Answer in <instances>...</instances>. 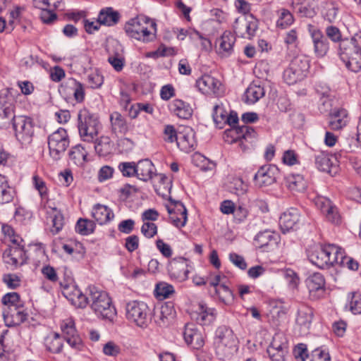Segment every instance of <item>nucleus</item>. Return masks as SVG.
Segmentation results:
<instances>
[{
  "mask_svg": "<svg viewBox=\"0 0 361 361\" xmlns=\"http://www.w3.org/2000/svg\"><path fill=\"white\" fill-rule=\"evenodd\" d=\"M44 344L48 351L52 353H59L63 348V339L58 333H54L47 336Z\"/></svg>",
  "mask_w": 361,
  "mask_h": 361,
  "instance_id": "36",
  "label": "nucleus"
},
{
  "mask_svg": "<svg viewBox=\"0 0 361 361\" xmlns=\"http://www.w3.org/2000/svg\"><path fill=\"white\" fill-rule=\"evenodd\" d=\"M258 20L252 14H249L237 18L234 21L233 28L239 37L251 39L255 36L258 30Z\"/></svg>",
  "mask_w": 361,
  "mask_h": 361,
  "instance_id": "10",
  "label": "nucleus"
},
{
  "mask_svg": "<svg viewBox=\"0 0 361 361\" xmlns=\"http://www.w3.org/2000/svg\"><path fill=\"white\" fill-rule=\"evenodd\" d=\"M168 271L171 277L180 281H185L188 277L189 271L184 258H180V260L172 259L168 266Z\"/></svg>",
  "mask_w": 361,
  "mask_h": 361,
  "instance_id": "24",
  "label": "nucleus"
},
{
  "mask_svg": "<svg viewBox=\"0 0 361 361\" xmlns=\"http://www.w3.org/2000/svg\"><path fill=\"white\" fill-rule=\"evenodd\" d=\"M317 169L332 176L336 173V166L333 164L329 155L322 153L317 156Z\"/></svg>",
  "mask_w": 361,
  "mask_h": 361,
  "instance_id": "38",
  "label": "nucleus"
},
{
  "mask_svg": "<svg viewBox=\"0 0 361 361\" xmlns=\"http://www.w3.org/2000/svg\"><path fill=\"white\" fill-rule=\"evenodd\" d=\"M147 24V20L135 18L128 21L124 29L130 37L146 43L155 39V33L148 30Z\"/></svg>",
  "mask_w": 361,
  "mask_h": 361,
  "instance_id": "6",
  "label": "nucleus"
},
{
  "mask_svg": "<svg viewBox=\"0 0 361 361\" xmlns=\"http://www.w3.org/2000/svg\"><path fill=\"white\" fill-rule=\"evenodd\" d=\"M279 169L275 165H265L259 168L254 176L255 185L262 188L273 184L276 180Z\"/></svg>",
  "mask_w": 361,
  "mask_h": 361,
  "instance_id": "17",
  "label": "nucleus"
},
{
  "mask_svg": "<svg viewBox=\"0 0 361 361\" xmlns=\"http://www.w3.org/2000/svg\"><path fill=\"white\" fill-rule=\"evenodd\" d=\"M112 145L107 136H102L97 139L94 144V149L100 157H106L111 153Z\"/></svg>",
  "mask_w": 361,
  "mask_h": 361,
  "instance_id": "41",
  "label": "nucleus"
},
{
  "mask_svg": "<svg viewBox=\"0 0 361 361\" xmlns=\"http://www.w3.org/2000/svg\"><path fill=\"white\" fill-rule=\"evenodd\" d=\"M264 93L263 87L251 83L245 92V102L250 104H255L260 98L264 96Z\"/></svg>",
  "mask_w": 361,
  "mask_h": 361,
  "instance_id": "35",
  "label": "nucleus"
},
{
  "mask_svg": "<svg viewBox=\"0 0 361 361\" xmlns=\"http://www.w3.org/2000/svg\"><path fill=\"white\" fill-rule=\"evenodd\" d=\"M136 171V177L145 182L151 180L156 176L155 166L149 159H145L137 161Z\"/></svg>",
  "mask_w": 361,
  "mask_h": 361,
  "instance_id": "26",
  "label": "nucleus"
},
{
  "mask_svg": "<svg viewBox=\"0 0 361 361\" xmlns=\"http://www.w3.org/2000/svg\"><path fill=\"white\" fill-rule=\"evenodd\" d=\"M120 347L113 341H109L103 346V353L108 356L115 357L120 353Z\"/></svg>",
  "mask_w": 361,
  "mask_h": 361,
  "instance_id": "63",
  "label": "nucleus"
},
{
  "mask_svg": "<svg viewBox=\"0 0 361 361\" xmlns=\"http://www.w3.org/2000/svg\"><path fill=\"white\" fill-rule=\"evenodd\" d=\"M92 216L99 224L103 225L109 222L114 217V214L108 207L97 204L92 209Z\"/></svg>",
  "mask_w": 361,
  "mask_h": 361,
  "instance_id": "29",
  "label": "nucleus"
},
{
  "mask_svg": "<svg viewBox=\"0 0 361 361\" xmlns=\"http://www.w3.org/2000/svg\"><path fill=\"white\" fill-rule=\"evenodd\" d=\"M333 106V100L329 97V95L327 94V92H324L322 93V97H320V104L319 106V109L321 113H330L332 109Z\"/></svg>",
  "mask_w": 361,
  "mask_h": 361,
  "instance_id": "54",
  "label": "nucleus"
},
{
  "mask_svg": "<svg viewBox=\"0 0 361 361\" xmlns=\"http://www.w3.org/2000/svg\"><path fill=\"white\" fill-rule=\"evenodd\" d=\"M227 111L222 104H216L213 108L212 117L216 126L219 129L224 128L227 116Z\"/></svg>",
  "mask_w": 361,
  "mask_h": 361,
  "instance_id": "44",
  "label": "nucleus"
},
{
  "mask_svg": "<svg viewBox=\"0 0 361 361\" xmlns=\"http://www.w3.org/2000/svg\"><path fill=\"white\" fill-rule=\"evenodd\" d=\"M221 85L219 80L207 74L202 75L196 81L197 87L205 94H218Z\"/></svg>",
  "mask_w": 361,
  "mask_h": 361,
  "instance_id": "23",
  "label": "nucleus"
},
{
  "mask_svg": "<svg viewBox=\"0 0 361 361\" xmlns=\"http://www.w3.org/2000/svg\"><path fill=\"white\" fill-rule=\"evenodd\" d=\"M154 292L157 297L167 298L174 293V288L167 283L160 282L156 285Z\"/></svg>",
  "mask_w": 361,
  "mask_h": 361,
  "instance_id": "48",
  "label": "nucleus"
},
{
  "mask_svg": "<svg viewBox=\"0 0 361 361\" xmlns=\"http://www.w3.org/2000/svg\"><path fill=\"white\" fill-rule=\"evenodd\" d=\"M299 221V214L296 209L283 212L279 219V225L283 233L293 229Z\"/></svg>",
  "mask_w": 361,
  "mask_h": 361,
  "instance_id": "28",
  "label": "nucleus"
},
{
  "mask_svg": "<svg viewBox=\"0 0 361 361\" xmlns=\"http://www.w3.org/2000/svg\"><path fill=\"white\" fill-rule=\"evenodd\" d=\"M95 223L87 219H79L75 225V231L82 235L92 233L95 229Z\"/></svg>",
  "mask_w": 361,
  "mask_h": 361,
  "instance_id": "43",
  "label": "nucleus"
},
{
  "mask_svg": "<svg viewBox=\"0 0 361 361\" xmlns=\"http://www.w3.org/2000/svg\"><path fill=\"white\" fill-rule=\"evenodd\" d=\"M111 128L113 133L126 134L128 131V126L126 118L118 111L110 114Z\"/></svg>",
  "mask_w": 361,
  "mask_h": 361,
  "instance_id": "30",
  "label": "nucleus"
},
{
  "mask_svg": "<svg viewBox=\"0 0 361 361\" xmlns=\"http://www.w3.org/2000/svg\"><path fill=\"white\" fill-rule=\"evenodd\" d=\"M241 126L240 127H231L224 131V140L226 142L232 144L233 142H240L241 143L242 135Z\"/></svg>",
  "mask_w": 361,
  "mask_h": 361,
  "instance_id": "46",
  "label": "nucleus"
},
{
  "mask_svg": "<svg viewBox=\"0 0 361 361\" xmlns=\"http://www.w3.org/2000/svg\"><path fill=\"white\" fill-rule=\"evenodd\" d=\"M328 126L332 130H340L349 123L348 112L343 108H335L329 114Z\"/></svg>",
  "mask_w": 361,
  "mask_h": 361,
  "instance_id": "20",
  "label": "nucleus"
},
{
  "mask_svg": "<svg viewBox=\"0 0 361 361\" xmlns=\"http://www.w3.org/2000/svg\"><path fill=\"white\" fill-rule=\"evenodd\" d=\"M169 109L180 118L188 119L192 114L190 104L180 99L173 100L169 105Z\"/></svg>",
  "mask_w": 361,
  "mask_h": 361,
  "instance_id": "31",
  "label": "nucleus"
},
{
  "mask_svg": "<svg viewBox=\"0 0 361 361\" xmlns=\"http://www.w3.org/2000/svg\"><path fill=\"white\" fill-rule=\"evenodd\" d=\"M175 310L172 303L167 302L154 310V322L160 326H166L174 317Z\"/></svg>",
  "mask_w": 361,
  "mask_h": 361,
  "instance_id": "22",
  "label": "nucleus"
},
{
  "mask_svg": "<svg viewBox=\"0 0 361 361\" xmlns=\"http://www.w3.org/2000/svg\"><path fill=\"white\" fill-rule=\"evenodd\" d=\"M293 354L297 361H305L309 357L307 345L298 343L294 347Z\"/></svg>",
  "mask_w": 361,
  "mask_h": 361,
  "instance_id": "52",
  "label": "nucleus"
},
{
  "mask_svg": "<svg viewBox=\"0 0 361 361\" xmlns=\"http://www.w3.org/2000/svg\"><path fill=\"white\" fill-rule=\"evenodd\" d=\"M214 345L217 354L225 355L227 350L235 345V336L233 331L226 326H219L215 332Z\"/></svg>",
  "mask_w": 361,
  "mask_h": 361,
  "instance_id": "12",
  "label": "nucleus"
},
{
  "mask_svg": "<svg viewBox=\"0 0 361 361\" xmlns=\"http://www.w3.org/2000/svg\"><path fill=\"white\" fill-rule=\"evenodd\" d=\"M284 277L287 281L288 288L290 289L297 288L300 279L298 274L292 269H288L284 271Z\"/></svg>",
  "mask_w": 361,
  "mask_h": 361,
  "instance_id": "53",
  "label": "nucleus"
},
{
  "mask_svg": "<svg viewBox=\"0 0 361 361\" xmlns=\"http://www.w3.org/2000/svg\"><path fill=\"white\" fill-rule=\"evenodd\" d=\"M68 155L75 164L82 165L87 161V152L81 145H77L71 149Z\"/></svg>",
  "mask_w": 361,
  "mask_h": 361,
  "instance_id": "39",
  "label": "nucleus"
},
{
  "mask_svg": "<svg viewBox=\"0 0 361 361\" xmlns=\"http://www.w3.org/2000/svg\"><path fill=\"white\" fill-rule=\"evenodd\" d=\"M279 235L273 231L265 230L259 232L255 239V245L264 250L273 249L278 243Z\"/></svg>",
  "mask_w": 361,
  "mask_h": 361,
  "instance_id": "21",
  "label": "nucleus"
},
{
  "mask_svg": "<svg viewBox=\"0 0 361 361\" xmlns=\"http://www.w3.org/2000/svg\"><path fill=\"white\" fill-rule=\"evenodd\" d=\"M216 311L209 307L204 302H200L195 311L191 313V318L197 324L203 326L211 324L216 318Z\"/></svg>",
  "mask_w": 361,
  "mask_h": 361,
  "instance_id": "19",
  "label": "nucleus"
},
{
  "mask_svg": "<svg viewBox=\"0 0 361 361\" xmlns=\"http://www.w3.org/2000/svg\"><path fill=\"white\" fill-rule=\"evenodd\" d=\"M70 144L66 129L59 128L48 137V147L50 157L58 161L61 159Z\"/></svg>",
  "mask_w": 361,
  "mask_h": 361,
  "instance_id": "4",
  "label": "nucleus"
},
{
  "mask_svg": "<svg viewBox=\"0 0 361 361\" xmlns=\"http://www.w3.org/2000/svg\"><path fill=\"white\" fill-rule=\"evenodd\" d=\"M62 293L75 307L83 308L89 303V295H84L75 284L64 286Z\"/></svg>",
  "mask_w": 361,
  "mask_h": 361,
  "instance_id": "18",
  "label": "nucleus"
},
{
  "mask_svg": "<svg viewBox=\"0 0 361 361\" xmlns=\"http://www.w3.org/2000/svg\"><path fill=\"white\" fill-rule=\"evenodd\" d=\"M294 21L292 13L287 9H281L280 11L279 18L276 22V25L279 27L286 28L290 25Z\"/></svg>",
  "mask_w": 361,
  "mask_h": 361,
  "instance_id": "49",
  "label": "nucleus"
},
{
  "mask_svg": "<svg viewBox=\"0 0 361 361\" xmlns=\"http://www.w3.org/2000/svg\"><path fill=\"white\" fill-rule=\"evenodd\" d=\"M329 49L328 39L322 32L317 30V57H323L326 55Z\"/></svg>",
  "mask_w": 361,
  "mask_h": 361,
  "instance_id": "47",
  "label": "nucleus"
},
{
  "mask_svg": "<svg viewBox=\"0 0 361 361\" xmlns=\"http://www.w3.org/2000/svg\"><path fill=\"white\" fill-rule=\"evenodd\" d=\"M120 18V14L111 7L102 9L98 15V20L100 25L112 26L116 25Z\"/></svg>",
  "mask_w": 361,
  "mask_h": 361,
  "instance_id": "32",
  "label": "nucleus"
},
{
  "mask_svg": "<svg viewBox=\"0 0 361 361\" xmlns=\"http://www.w3.org/2000/svg\"><path fill=\"white\" fill-rule=\"evenodd\" d=\"M32 183L36 190H38L40 196L44 198L47 195V188L45 182L37 175L32 177Z\"/></svg>",
  "mask_w": 361,
  "mask_h": 361,
  "instance_id": "59",
  "label": "nucleus"
},
{
  "mask_svg": "<svg viewBox=\"0 0 361 361\" xmlns=\"http://www.w3.org/2000/svg\"><path fill=\"white\" fill-rule=\"evenodd\" d=\"M177 146L181 151L187 153L195 150L197 142L195 133L191 128H188L185 133H179Z\"/></svg>",
  "mask_w": 361,
  "mask_h": 361,
  "instance_id": "27",
  "label": "nucleus"
},
{
  "mask_svg": "<svg viewBox=\"0 0 361 361\" xmlns=\"http://www.w3.org/2000/svg\"><path fill=\"white\" fill-rule=\"evenodd\" d=\"M136 165L137 163L132 162H121L118 165V169L125 177L136 176Z\"/></svg>",
  "mask_w": 361,
  "mask_h": 361,
  "instance_id": "51",
  "label": "nucleus"
},
{
  "mask_svg": "<svg viewBox=\"0 0 361 361\" xmlns=\"http://www.w3.org/2000/svg\"><path fill=\"white\" fill-rule=\"evenodd\" d=\"M16 117L12 104L6 105L0 109V126L6 127L11 123L13 124Z\"/></svg>",
  "mask_w": 361,
  "mask_h": 361,
  "instance_id": "42",
  "label": "nucleus"
},
{
  "mask_svg": "<svg viewBox=\"0 0 361 361\" xmlns=\"http://www.w3.org/2000/svg\"><path fill=\"white\" fill-rule=\"evenodd\" d=\"M285 184L293 192H302L306 188V182L300 174H290L286 176Z\"/></svg>",
  "mask_w": 361,
  "mask_h": 361,
  "instance_id": "34",
  "label": "nucleus"
},
{
  "mask_svg": "<svg viewBox=\"0 0 361 361\" xmlns=\"http://www.w3.org/2000/svg\"><path fill=\"white\" fill-rule=\"evenodd\" d=\"M339 55L346 68L357 73L361 70V31L350 39H343L339 44Z\"/></svg>",
  "mask_w": 361,
  "mask_h": 361,
  "instance_id": "1",
  "label": "nucleus"
},
{
  "mask_svg": "<svg viewBox=\"0 0 361 361\" xmlns=\"http://www.w3.org/2000/svg\"><path fill=\"white\" fill-rule=\"evenodd\" d=\"M12 126L16 139L22 145L31 143L34 135V123L31 118L18 116Z\"/></svg>",
  "mask_w": 361,
  "mask_h": 361,
  "instance_id": "9",
  "label": "nucleus"
},
{
  "mask_svg": "<svg viewBox=\"0 0 361 361\" xmlns=\"http://www.w3.org/2000/svg\"><path fill=\"white\" fill-rule=\"evenodd\" d=\"M338 8L334 2H325L322 6L321 13L324 20L329 23L335 20Z\"/></svg>",
  "mask_w": 361,
  "mask_h": 361,
  "instance_id": "45",
  "label": "nucleus"
},
{
  "mask_svg": "<svg viewBox=\"0 0 361 361\" xmlns=\"http://www.w3.org/2000/svg\"><path fill=\"white\" fill-rule=\"evenodd\" d=\"M310 65L308 60L302 56L294 57L289 66L284 71L283 78L289 85L295 84L305 77Z\"/></svg>",
  "mask_w": 361,
  "mask_h": 361,
  "instance_id": "5",
  "label": "nucleus"
},
{
  "mask_svg": "<svg viewBox=\"0 0 361 361\" xmlns=\"http://www.w3.org/2000/svg\"><path fill=\"white\" fill-rule=\"evenodd\" d=\"M170 204L166 205L171 223L178 228L183 227L187 221V209L184 204L178 201L169 198Z\"/></svg>",
  "mask_w": 361,
  "mask_h": 361,
  "instance_id": "15",
  "label": "nucleus"
},
{
  "mask_svg": "<svg viewBox=\"0 0 361 361\" xmlns=\"http://www.w3.org/2000/svg\"><path fill=\"white\" fill-rule=\"evenodd\" d=\"M141 232L146 238H152L157 233V226L152 222H144L141 227Z\"/></svg>",
  "mask_w": 361,
  "mask_h": 361,
  "instance_id": "60",
  "label": "nucleus"
},
{
  "mask_svg": "<svg viewBox=\"0 0 361 361\" xmlns=\"http://www.w3.org/2000/svg\"><path fill=\"white\" fill-rule=\"evenodd\" d=\"M281 336L279 335H276L273 338V341L271 344L267 348V350H276L277 351H284V353L288 352V346L286 341H281Z\"/></svg>",
  "mask_w": 361,
  "mask_h": 361,
  "instance_id": "56",
  "label": "nucleus"
},
{
  "mask_svg": "<svg viewBox=\"0 0 361 361\" xmlns=\"http://www.w3.org/2000/svg\"><path fill=\"white\" fill-rule=\"evenodd\" d=\"M214 294L218 297L219 301L226 305H231L234 302L235 296L233 291L224 283L216 287Z\"/></svg>",
  "mask_w": 361,
  "mask_h": 361,
  "instance_id": "37",
  "label": "nucleus"
},
{
  "mask_svg": "<svg viewBox=\"0 0 361 361\" xmlns=\"http://www.w3.org/2000/svg\"><path fill=\"white\" fill-rule=\"evenodd\" d=\"M164 133L165 141L171 143L176 141L178 144V135L173 126L167 125L164 128Z\"/></svg>",
  "mask_w": 361,
  "mask_h": 361,
  "instance_id": "62",
  "label": "nucleus"
},
{
  "mask_svg": "<svg viewBox=\"0 0 361 361\" xmlns=\"http://www.w3.org/2000/svg\"><path fill=\"white\" fill-rule=\"evenodd\" d=\"M345 308L354 314H361V294L358 292L349 293Z\"/></svg>",
  "mask_w": 361,
  "mask_h": 361,
  "instance_id": "40",
  "label": "nucleus"
},
{
  "mask_svg": "<svg viewBox=\"0 0 361 361\" xmlns=\"http://www.w3.org/2000/svg\"><path fill=\"white\" fill-rule=\"evenodd\" d=\"M326 36L334 42H340L343 40L341 39V33L340 30L335 26L331 25L326 28Z\"/></svg>",
  "mask_w": 361,
  "mask_h": 361,
  "instance_id": "61",
  "label": "nucleus"
},
{
  "mask_svg": "<svg viewBox=\"0 0 361 361\" xmlns=\"http://www.w3.org/2000/svg\"><path fill=\"white\" fill-rule=\"evenodd\" d=\"M88 290L91 309L99 317L112 322L116 317V310L108 293L95 286H90Z\"/></svg>",
  "mask_w": 361,
  "mask_h": 361,
  "instance_id": "2",
  "label": "nucleus"
},
{
  "mask_svg": "<svg viewBox=\"0 0 361 361\" xmlns=\"http://www.w3.org/2000/svg\"><path fill=\"white\" fill-rule=\"evenodd\" d=\"M317 209L326 221L334 225L341 223L338 209L329 198L317 195Z\"/></svg>",
  "mask_w": 361,
  "mask_h": 361,
  "instance_id": "13",
  "label": "nucleus"
},
{
  "mask_svg": "<svg viewBox=\"0 0 361 361\" xmlns=\"http://www.w3.org/2000/svg\"><path fill=\"white\" fill-rule=\"evenodd\" d=\"M183 337L185 342L193 348L199 349L204 345V340L201 334L188 325L185 326Z\"/></svg>",
  "mask_w": 361,
  "mask_h": 361,
  "instance_id": "33",
  "label": "nucleus"
},
{
  "mask_svg": "<svg viewBox=\"0 0 361 361\" xmlns=\"http://www.w3.org/2000/svg\"><path fill=\"white\" fill-rule=\"evenodd\" d=\"M241 130L243 135H241V143H240V146L243 150H245L246 147L243 143V140H245V141L250 140V142H252V140L255 137L256 133L254 128L245 125L241 126Z\"/></svg>",
  "mask_w": 361,
  "mask_h": 361,
  "instance_id": "57",
  "label": "nucleus"
},
{
  "mask_svg": "<svg viewBox=\"0 0 361 361\" xmlns=\"http://www.w3.org/2000/svg\"><path fill=\"white\" fill-rule=\"evenodd\" d=\"M74 99L78 103L83 102L85 99V89L83 85L75 79L71 80Z\"/></svg>",
  "mask_w": 361,
  "mask_h": 361,
  "instance_id": "50",
  "label": "nucleus"
},
{
  "mask_svg": "<svg viewBox=\"0 0 361 361\" xmlns=\"http://www.w3.org/2000/svg\"><path fill=\"white\" fill-rule=\"evenodd\" d=\"M23 242L22 238L13 240L12 245L6 249L3 254L5 263L16 268L27 263V256L24 249Z\"/></svg>",
  "mask_w": 361,
  "mask_h": 361,
  "instance_id": "8",
  "label": "nucleus"
},
{
  "mask_svg": "<svg viewBox=\"0 0 361 361\" xmlns=\"http://www.w3.org/2000/svg\"><path fill=\"white\" fill-rule=\"evenodd\" d=\"M60 326L63 337L67 343L76 350H82L84 346L83 343L75 329L73 319L68 318L63 320Z\"/></svg>",
  "mask_w": 361,
  "mask_h": 361,
  "instance_id": "14",
  "label": "nucleus"
},
{
  "mask_svg": "<svg viewBox=\"0 0 361 361\" xmlns=\"http://www.w3.org/2000/svg\"><path fill=\"white\" fill-rule=\"evenodd\" d=\"M15 195L14 190L8 185L0 190V204H7L11 202Z\"/></svg>",
  "mask_w": 361,
  "mask_h": 361,
  "instance_id": "58",
  "label": "nucleus"
},
{
  "mask_svg": "<svg viewBox=\"0 0 361 361\" xmlns=\"http://www.w3.org/2000/svg\"><path fill=\"white\" fill-rule=\"evenodd\" d=\"M78 130L82 140L93 142L98 134L97 127L99 123L97 117L87 109H83L78 112Z\"/></svg>",
  "mask_w": 361,
  "mask_h": 361,
  "instance_id": "3",
  "label": "nucleus"
},
{
  "mask_svg": "<svg viewBox=\"0 0 361 361\" xmlns=\"http://www.w3.org/2000/svg\"><path fill=\"white\" fill-rule=\"evenodd\" d=\"M2 303L8 305L10 310L11 317L16 324L24 322L27 318V313L23 309V302L20 300V295L17 293H8L2 298Z\"/></svg>",
  "mask_w": 361,
  "mask_h": 361,
  "instance_id": "11",
  "label": "nucleus"
},
{
  "mask_svg": "<svg viewBox=\"0 0 361 361\" xmlns=\"http://www.w3.org/2000/svg\"><path fill=\"white\" fill-rule=\"evenodd\" d=\"M150 310L141 301H130L126 305L127 319L140 327H146L150 322Z\"/></svg>",
  "mask_w": 361,
  "mask_h": 361,
  "instance_id": "7",
  "label": "nucleus"
},
{
  "mask_svg": "<svg viewBox=\"0 0 361 361\" xmlns=\"http://www.w3.org/2000/svg\"><path fill=\"white\" fill-rule=\"evenodd\" d=\"M231 189L233 192L240 196L244 195L246 192L247 190V185L241 178H234L231 183Z\"/></svg>",
  "mask_w": 361,
  "mask_h": 361,
  "instance_id": "55",
  "label": "nucleus"
},
{
  "mask_svg": "<svg viewBox=\"0 0 361 361\" xmlns=\"http://www.w3.org/2000/svg\"><path fill=\"white\" fill-rule=\"evenodd\" d=\"M229 259L235 267H238L241 270L246 269L247 267L244 257L236 253H231L229 255Z\"/></svg>",
  "mask_w": 361,
  "mask_h": 361,
  "instance_id": "64",
  "label": "nucleus"
},
{
  "mask_svg": "<svg viewBox=\"0 0 361 361\" xmlns=\"http://www.w3.org/2000/svg\"><path fill=\"white\" fill-rule=\"evenodd\" d=\"M320 244L322 254L324 255L325 262H317V268L325 269L333 265L334 263L343 264V253L333 244Z\"/></svg>",
  "mask_w": 361,
  "mask_h": 361,
  "instance_id": "16",
  "label": "nucleus"
},
{
  "mask_svg": "<svg viewBox=\"0 0 361 361\" xmlns=\"http://www.w3.org/2000/svg\"><path fill=\"white\" fill-rule=\"evenodd\" d=\"M235 42V36L230 31H225L222 35L217 39V52L222 56H228L233 51V45Z\"/></svg>",
  "mask_w": 361,
  "mask_h": 361,
  "instance_id": "25",
  "label": "nucleus"
}]
</instances>
